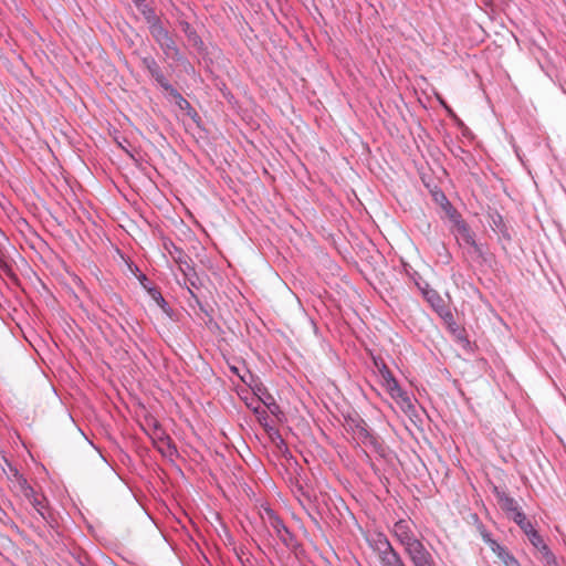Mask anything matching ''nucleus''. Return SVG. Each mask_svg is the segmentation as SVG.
I'll return each mask as SVG.
<instances>
[{
  "label": "nucleus",
  "mask_w": 566,
  "mask_h": 566,
  "mask_svg": "<svg viewBox=\"0 0 566 566\" xmlns=\"http://www.w3.org/2000/svg\"><path fill=\"white\" fill-rule=\"evenodd\" d=\"M151 77L157 82V84L167 93L174 87L166 76L164 75L161 69H159L157 72H155Z\"/></svg>",
  "instance_id": "20"
},
{
  "label": "nucleus",
  "mask_w": 566,
  "mask_h": 566,
  "mask_svg": "<svg viewBox=\"0 0 566 566\" xmlns=\"http://www.w3.org/2000/svg\"><path fill=\"white\" fill-rule=\"evenodd\" d=\"M428 300L431 302L432 306L438 307L439 303H441L440 296L436 292L428 293Z\"/></svg>",
  "instance_id": "30"
},
{
  "label": "nucleus",
  "mask_w": 566,
  "mask_h": 566,
  "mask_svg": "<svg viewBox=\"0 0 566 566\" xmlns=\"http://www.w3.org/2000/svg\"><path fill=\"white\" fill-rule=\"evenodd\" d=\"M502 563L504 566H521L518 560L512 554L506 556V558Z\"/></svg>",
  "instance_id": "29"
},
{
  "label": "nucleus",
  "mask_w": 566,
  "mask_h": 566,
  "mask_svg": "<svg viewBox=\"0 0 566 566\" xmlns=\"http://www.w3.org/2000/svg\"><path fill=\"white\" fill-rule=\"evenodd\" d=\"M154 447L165 457L172 459L177 454V449L172 444L170 437L165 432L157 421L153 422V428L147 431Z\"/></svg>",
  "instance_id": "4"
},
{
  "label": "nucleus",
  "mask_w": 566,
  "mask_h": 566,
  "mask_svg": "<svg viewBox=\"0 0 566 566\" xmlns=\"http://www.w3.org/2000/svg\"><path fill=\"white\" fill-rule=\"evenodd\" d=\"M482 538L484 543L489 545V547L491 546V543L495 542V539H493L489 533H482Z\"/></svg>",
  "instance_id": "31"
},
{
  "label": "nucleus",
  "mask_w": 566,
  "mask_h": 566,
  "mask_svg": "<svg viewBox=\"0 0 566 566\" xmlns=\"http://www.w3.org/2000/svg\"><path fill=\"white\" fill-rule=\"evenodd\" d=\"M139 12L143 14V17L146 20L147 24H150L154 21L159 19L157 17V14L155 13V10L146 1H142L140 2V4H139Z\"/></svg>",
  "instance_id": "18"
},
{
  "label": "nucleus",
  "mask_w": 566,
  "mask_h": 566,
  "mask_svg": "<svg viewBox=\"0 0 566 566\" xmlns=\"http://www.w3.org/2000/svg\"><path fill=\"white\" fill-rule=\"evenodd\" d=\"M541 554L546 566H557L556 558L548 547Z\"/></svg>",
  "instance_id": "25"
},
{
  "label": "nucleus",
  "mask_w": 566,
  "mask_h": 566,
  "mask_svg": "<svg viewBox=\"0 0 566 566\" xmlns=\"http://www.w3.org/2000/svg\"><path fill=\"white\" fill-rule=\"evenodd\" d=\"M370 547L374 549V552L379 557L380 555L394 549L391 543L386 537L385 534L378 533L375 536H373L369 541Z\"/></svg>",
  "instance_id": "9"
},
{
  "label": "nucleus",
  "mask_w": 566,
  "mask_h": 566,
  "mask_svg": "<svg viewBox=\"0 0 566 566\" xmlns=\"http://www.w3.org/2000/svg\"><path fill=\"white\" fill-rule=\"evenodd\" d=\"M165 249L171 255V258L180 265L187 263L188 256L186 255V253L181 249L176 247L172 242L165 243Z\"/></svg>",
  "instance_id": "14"
},
{
  "label": "nucleus",
  "mask_w": 566,
  "mask_h": 566,
  "mask_svg": "<svg viewBox=\"0 0 566 566\" xmlns=\"http://www.w3.org/2000/svg\"><path fill=\"white\" fill-rule=\"evenodd\" d=\"M8 241L6 234L2 232V230L0 229V266H6V262H4V243Z\"/></svg>",
  "instance_id": "28"
},
{
  "label": "nucleus",
  "mask_w": 566,
  "mask_h": 566,
  "mask_svg": "<svg viewBox=\"0 0 566 566\" xmlns=\"http://www.w3.org/2000/svg\"><path fill=\"white\" fill-rule=\"evenodd\" d=\"M378 559L381 566H407L395 548L380 555Z\"/></svg>",
  "instance_id": "11"
},
{
  "label": "nucleus",
  "mask_w": 566,
  "mask_h": 566,
  "mask_svg": "<svg viewBox=\"0 0 566 566\" xmlns=\"http://www.w3.org/2000/svg\"><path fill=\"white\" fill-rule=\"evenodd\" d=\"M150 34L155 39L157 43L164 41L165 39L171 36L167 29L164 28L163 23L160 22V19L154 21L153 23L148 24Z\"/></svg>",
  "instance_id": "13"
},
{
  "label": "nucleus",
  "mask_w": 566,
  "mask_h": 566,
  "mask_svg": "<svg viewBox=\"0 0 566 566\" xmlns=\"http://www.w3.org/2000/svg\"><path fill=\"white\" fill-rule=\"evenodd\" d=\"M413 566H437L431 553L420 541L405 551Z\"/></svg>",
  "instance_id": "7"
},
{
  "label": "nucleus",
  "mask_w": 566,
  "mask_h": 566,
  "mask_svg": "<svg viewBox=\"0 0 566 566\" xmlns=\"http://www.w3.org/2000/svg\"><path fill=\"white\" fill-rule=\"evenodd\" d=\"M530 542L532 543V545L539 552L542 553L543 551H545L548 546L544 543L542 536L538 534V532L536 533H532L531 534V537H528Z\"/></svg>",
  "instance_id": "22"
},
{
  "label": "nucleus",
  "mask_w": 566,
  "mask_h": 566,
  "mask_svg": "<svg viewBox=\"0 0 566 566\" xmlns=\"http://www.w3.org/2000/svg\"><path fill=\"white\" fill-rule=\"evenodd\" d=\"M29 502L32 504L36 513L42 517V520H48V509H46V500L44 496H38L33 491V495H23Z\"/></svg>",
  "instance_id": "10"
},
{
  "label": "nucleus",
  "mask_w": 566,
  "mask_h": 566,
  "mask_svg": "<svg viewBox=\"0 0 566 566\" xmlns=\"http://www.w3.org/2000/svg\"><path fill=\"white\" fill-rule=\"evenodd\" d=\"M168 97L182 111L190 109L189 102L175 88L172 87L168 93Z\"/></svg>",
  "instance_id": "16"
},
{
  "label": "nucleus",
  "mask_w": 566,
  "mask_h": 566,
  "mask_svg": "<svg viewBox=\"0 0 566 566\" xmlns=\"http://www.w3.org/2000/svg\"><path fill=\"white\" fill-rule=\"evenodd\" d=\"M158 45L160 46V49L163 50V52L167 59H170V60H174L177 62L185 61V59H184L182 54L180 53V50L176 45V42L172 39V36H169V38L165 39L164 41L159 42Z\"/></svg>",
  "instance_id": "8"
},
{
  "label": "nucleus",
  "mask_w": 566,
  "mask_h": 566,
  "mask_svg": "<svg viewBox=\"0 0 566 566\" xmlns=\"http://www.w3.org/2000/svg\"><path fill=\"white\" fill-rule=\"evenodd\" d=\"M517 525L521 527V530L525 533L527 537H531L532 533H536L537 531L533 527V524L526 520V517L518 522Z\"/></svg>",
  "instance_id": "26"
},
{
  "label": "nucleus",
  "mask_w": 566,
  "mask_h": 566,
  "mask_svg": "<svg viewBox=\"0 0 566 566\" xmlns=\"http://www.w3.org/2000/svg\"><path fill=\"white\" fill-rule=\"evenodd\" d=\"M356 434L361 440L363 443L367 444H374L375 438L371 436V433L366 428V424L361 421L356 424Z\"/></svg>",
  "instance_id": "17"
},
{
  "label": "nucleus",
  "mask_w": 566,
  "mask_h": 566,
  "mask_svg": "<svg viewBox=\"0 0 566 566\" xmlns=\"http://www.w3.org/2000/svg\"><path fill=\"white\" fill-rule=\"evenodd\" d=\"M507 516L512 518L516 524L526 517L520 505L515 507V511L507 513Z\"/></svg>",
  "instance_id": "27"
},
{
  "label": "nucleus",
  "mask_w": 566,
  "mask_h": 566,
  "mask_svg": "<svg viewBox=\"0 0 566 566\" xmlns=\"http://www.w3.org/2000/svg\"><path fill=\"white\" fill-rule=\"evenodd\" d=\"M6 465L3 472L10 482V488L21 495H33V489L19 470L8 461H6Z\"/></svg>",
  "instance_id": "6"
},
{
  "label": "nucleus",
  "mask_w": 566,
  "mask_h": 566,
  "mask_svg": "<svg viewBox=\"0 0 566 566\" xmlns=\"http://www.w3.org/2000/svg\"><path fill=\"white\" fill-rule=\"evenodd\" d=\"M261 401L265 406L266 411L271 412L279 420L283 418L284 415L281 410V407L279 406V403H276L275 399L271 394L264 392L263 397L261 398Z\"/></svg>",
  "instance_id": "12"
},
{
  "label": "nucleus",
  "mask_w": 566,
  "mask_h": 566,
  "mask_svg": "<svg viewBox=\"0 0 566 566\" xmlns=\"http://www.w3.org/2000/svg\"><path fill=\"white\" fill-rule=\"evenodd\" d=\"M261 518L266 526L273 530L277 538L285 547L292 548L295 546L296 542L293 534L289 531L283 521L275 514L272 509L264 507L261 514Z\"/></svg>",
  "instance_id": "3"
},
{
  "label": "nucleus",
  "mask_w": 566,
  "mask_h": 566,
  "mask_svg": "<svg viewBox=\"0 0 566 566\" xmlns=\"http://www.w3.org/2000/svg\"><path fill=\"white\" fill-rule=\"evenodd\" d=\"M392 536L397 539V542L403 547V551L408 549V547L413 546L420 539L416 536L412 523L407 520L397 521L391 528Z\"/></svg>",
  "instance_id": "5"
},
{
  "label": "nucleus",
  "mask_w": 566,
  "mask_h": 566,
  "mask_svg": "<svg viewBox=\"0 0 566 566\" xmlns=\"http://www.w3.org/2000/svg\"><path fill=\"white\" fill-rule=\"evenodd\" d=\"M491 551L503 562L506 556H509L511 553L501 544H499L496 541L494 543H491L490 546Z\"/></svg>",
  "instance_id": "23"
},
{
  "label": "nucleus",
  "mask_w": 566,
  "mask_h": 566,
  "mask_svg": "<svg viewBox=\"0 0 566 566\" xmlns=\"http://www.w3.org/2000/svg\"><path fill=\"white\" fill-rule=\"evenodd\" d=\"M153 300L157 303L158 306H160L166 313L168 312V304L167 302L165 301V298L163 297V295L160 294L159 291H157L156 289H151L149 291Z\"/></svg>",
  "instance_id": "24"
},
{
  "label": "nucleus",
  "mask_w": 566,
  "mask_h": 566,
  "mask_svg": "<svg viewBox=\"0 0 566 566\" xmlns=\"http://www.w3.org/2000/svg\"><path fill=\"white\" fill-rule=\"evenodd\" d=\"M378 368L379 375L382 380V386L386 388L390 397L400 406L401 410L406 413L413 412L415 406L412 399L398 384L389 368L385 363L375 361Z\"/></svg>",
  "instance_id": "2"
},
{
  "label": "nucleus",
  "mask_w": 566,
  "mask_h": 566,
  "mask_svg": "<svg viewBox=\"0 0 566 566\" xmlns=\"http://www.w3.org/2000/svg\"><path fill=\"white\" fill-rule=\"evenodd\" d=\"M253 412L256 415L259 422L268 430H273V427L269 423V416L265 408H262L260 405L256 407H252Z\"/></svg>",
  "instance_id": "19"
},
{
  "label": "nucleus",
  "mask_w": 566,
  "mask_h": 566,
  "mask_svg": "<svg viewBox=\"0 0 566 566\" xmlns=\"http://www.w3.org/2000/svg\"><path fill=\"white\" fill-rule=\"evenodd\" d=\"M143 66L153 75L160 67L153 56H145L142 59Z\"/></svg>",
  "instance_id": "21"
},
{
  "label": "nucleus",
  "mask_w": 566,
  "mask_h": 566,
  "mask_svg": "<svg viewBox=\"0 0 566 566\" xmlns=\"http://www.w3.org/2000/svg\"><path fill=\"white\" fill-rule=\"evenodd\" d=\"M499 504L501 505L502 510L505 511V513H510L512 511H515V507L518 506V503L515 499L509 496L505 493H500L497 495Z\"/></svg>",
  "instance_id": "15"
},
{
  "label": "nucleus",
  "mask_w": 566,
  "mask_h": 566,
  "mask_svg": "<svg viewBox=\"0 0 566 566\" xmlns=\"http://www.w3.org/2000/svg\"><path fill=\"white\" fill-rule=\"evenodd\" d=\"M444 203L442 208L447 213L451 226V232L454 234L458 243L462 247H469L475 254H483L482 247L475 241V234L471 231L468 223L462 219L461 214L452 207L444 195H442Z\"/></svg>",
  "instance_id": "1"
}]
</instances>
